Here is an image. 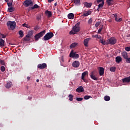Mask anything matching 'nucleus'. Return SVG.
Returning a JSON list of instances; mask_svg holds the SVG:
<instances>
[{
    "label": "nucleus",
    "instance_id": "1",
    "mask_svg": "<svg viewBox=\"0 0 130 130\" xmlns=\"http://www.w3.org/2000/svg\"><path fill=\"white\" fill-rule=\"evenodd\" d=\"M80 24H81V23L78 22L73 27L72 30H71L69 32L70 35H72V34H76V33H78V32L80 31V30H81V27H80Z\"/></svg>",
    "mask_w": 130,
    "mask_h": 130
},
{
    "label": "nucleus",
    "instance_id": "2",
    "mask_svg": "<svg viewBox=\"0 0 130 130\" xmlns=\"http://www.w3.org/2000/svg\"><path fill=\"white\" fill-rule=\"evenodd\" d=\"M16 22L15 21H8L7 22V25L9 30H15V28H16Z\"/></svg>",
    "mask_w": 130,
    "mask_h": 130
},
{
    "label": "nucleus",
    "instance_id": "3",
    "mask_svg": "<svg viewBox=\"0 0 130 130\" xmlns=\"http://www.w3.org/2000/svg\"><path fill=\"white\" fill-rule=\"evenodd\" d=\"M46 32V31L45 30H44L36 34L35 36V41H38L39 40V39L41 38V37H43L44 34H45Z\"/></svg>",
    "mask_w": 130,
    "mask_h": 130
},
{
    "label": "nucleus",
    "instance_id": "4",
    "mask_svg": "<svg viewBox=\"0 0 130 130\" xmlns=\"http://www.w3.org/2000/svg\"><path fill=\"white\" fill-rule=\"evenodd\" d=\"M117 42V40L114 37H111L107 41V45L110 44L111 45H114Z\"/></svg>",
    "mask_w": 130,
    "mask_h": 130
},
{
    "label": "nucleus",
    "instance_id": "5",
    "mask_svg": "<svg viewBox=\"0 0 130 130\" xmlns=\"http://www.w3.org/2000/svg\"><path fill=\"white\" fill-rule=\"evenodd\" d=\"M53 32H48L43 37V39L45 41H47V40H49V39H51V38L54 36Z\"/></svg>",
    "mask_w": 130,
    "mask_h": 130
},
{
    "label": "nucleus",
    "instance_id": "6",
    "mask_svg": "<svg viewBox=\"0 0 130 130\" xmlns=\"http://www.w3.org/2000/svg\"><path fill=\"white\" fill-rule=\"evenodd\" d=\"M23 6H25L26 8L32 6H33V1L32 0H25L23 3Z\"/></svg>",
    "mask_w": 130,
    "mask_h": 130
},
{
    "label": "nucleus",
    "instance_id": "7",
    "mask_svg": "<svg viewBox=\"0 0 130 130\" xmlns=\"http://www.w3.org/2000/svg\"><path fill=\"white\" fill-rule=\"evenodd\" d=\"M70 57H72L73 58H79V54L74 53V51L72 50L70 54Z\"/></svg>",
    "mask_w": 130,
    "mask_h": 130
},
{
    "label": "nucleus",
    "instance_id": "8",
    "mask_svg": "<svg viewBox=\"0 0 130 130\" xmlns=\"http://www.w3.org/2000/svg\"><path fill=\"white\" fill-rule=\"evenodd\" d=\"M112 17L113 18H115V21L116 22H120L121 21H122V18H118V16H117V14L116 13V14H112Z\"/></svg>",
    "mask_w": 130,
    "mask_h": 130
},
{
    "label": "nucleus",
    "instance_id": "9",
    "mask_svg": "<svg viewBox=\"0 0 130 130\" xmlns=\"http://www.w3.org/2000/svg\"><path fill=\"white\" fill-rule=\"evenodd\" d=\"M45 68H47V64L45 63H43L42 64H39L38 65V68L40 69V70H43L45 69Z\"/></svg>",
    "mask_w": 130,
    "mask_h": 130
},
{
    "label": "nucleus",
    "instance_id": "10",
    "mask_svg": "<svg viewBox=\"0 0 130 130\" xmlns=\"http://www.w3.org/2000/svg\"><path fill=\"white\" fill-rule=\"evenodd\" d=\"M72 66L73 68H79L80 67V61L77 60L73 61Z\"/></svg>",
    "mask_w": 130,
    "mask_h": 130
},
{
    "label": "nucleus",
    "instance_id": "11",
    "mask_svg": "<svg viewBox=\"0 0 130 130\" xmlns=\"http://www.w3.org/2000/svg\"><path fill=\"white\" fill-rule=\"evenodd\" d=\"M94 71H92L90 73V78L91 79L94 80V81H97V80H98V78L94 75Z\"/></svg>",
    "mask_w": 130,
    "mask_h": 130
},
{
    "label": "nucleus",
    "instance_id": "12",
    "mask_svg": "<svg viewBox=\"0 0 130 130\" xmlns=\"http://www.w3.org/2000/svg\"><path fill=\"white\" fill-rule=\"evenodd\" d=\"M122 81L123 83H130V76L122 79Z\"/></svg>",
    "mask_w": 130,
    "mask_h": 130
},
{
    "label": "nucleus",
    "instance_id": "13",
    "mask_svg": "<svg viewBox=\"0 0 130 130\" xmlns=\"http://www.w3.org/2000/svg\"><path fill=\"white\" fill-rule=\"evenodd\" d=\"M76 92L77 93H82L84 92V88H83V86H79L76 89Z\"/></svg>",
    "mask_w": 130,
    "mask_h": 130
},
{
    "label": "nucleus",
    "instance_id": "14",
    "mask_svg": "<svg viewBox=\"0 0 130 130\" xmlns=\"http://www.w3.org/2000/svg\"><path fill=\"white\" fill-rule=\"evenodd\" d=\"M92 14V11L89 10L87 12H84L82 15V17H87V16H89V15H91Z\"/></svg>",
    "mask_w": 130,
    "mask_h": 130
},
{
    "label": "nucleus",
    "instance_id": "15",
    "mask_svg": "<svg viewBox=\"0 0 130 130\" xmlns=\"http://www.w3.org/2000/svg\"><path fill=\"white\" fill-rule=\"evenodd\" d=\"M83 5L84 7H86V8H91V7H92V3L84 2Z\"/></svg>",
    "mask_w": 130,
    "mask_h": 130
},
{
    "label": "nucleus",
    "instance_id": "16",
    "mask_svg": "<svg viewBox=\"0 0 130 130\" xmlns=\"http://www.w3.org/2000/svg\"><path fill=\"white\" fill-rule=\"evenodd\" d=\"M100 69L99 74L100 76H103L104 75V68L103 67H99Z\"/></svg>",
    "mask_w": 130,
    "mask_h": 130
},
{
    "label": "nucleus",
    "instance_id": "17",
    "mask_svg": "<svg viewBox=\"0 0 130 130\" xmlns=\"http://www.w3.org/2000/svg\"><path fill=\"white\" fill-rule=\"evenodd\" d=\"M90 40V38H87L84 39L83 43L84 44V46L86 47H88V43H89V41Z\"/></svg>",
    "mask_w": 130,
    "mask_h": 130
},
{
    "label": "nucleus",
    "instance_id": "18",
    "mask_svg": "<svg viewBox=\"0 0 130 130\" xmlns=\"http://www.w3.org/2000/svg\"><path fill=\"white\" fill-rule=\"evenodd\" d=\"M116 59V62L117 63H119L121 61H122V58L121 57L118 56L115 58Z\"/></svg>",
    "mask_w": 130,
    "mask_h": 130
},
{
    "label": "nucleus",
    "instance_id": "19",
    "mask_svg": "<svg viewBox=\"0 0 130 130\" xmlns=\"http://www.w3.org/2000/svg\"><path fill=\"white\" fill-rule=\"evenodd\" d=\"M45 14L46 16L48 17V18H50L52 16V13L51 12V11H49L48 10H46L45 11Z\"/></svg>",
    "mask_w": 130,
    "mask_h": 130
},
{
    "label": "nucleus",
    "instance_id": "20",
    "mask_svg": "<svg viewBox=\"0 0 130 130\" xmlns=\"http://www.w3.org/2000/svg\"><path fill=\"white\" fill-rule=\"evenodd\" d=\"M68 19H70V20H73L74 18H75V15L73 13H69L68 15Z\"/></svg>",
    "mask_w": 130,
    "mask_h": 130
},
{
    "label": "nucleus",
    "instance_id": "21",
    "mask_svg": "<svg viewBox=\"0 0 130 130\" xmlns=\"http://www.w3.org/2000/svg\"><path fill=\"white\" fill-rule=\"evenodd\" d=\"M12 86H13V84H12V82H8L7 83L5 87L7 89H10V88H11V87H12Z\"/></svg>",
    "mask_w": 130,
    "mask_h": 130
},
{
    "label": "nucleus",
    "instance_id": "22",
    "mask_svg": "<svg viewBox=\"0 0 130 130\" xmlns=\"http://www.w3.org/2000/svg\"><path fill=\"white\" fill-rule=\"evenodd\" d=\"M5 43L6 42L2 38L0 39V47H4L5 46Z\"/></svg>",
    "mask_w": 130,
    "mask_h": 130
},
{
    "label": "nucleus",
    "instance_id": "23",
    "mask_svg": "<svg viewBox=\"0 0 130 130\" xmlns=\"http://www.w3.org/2000/svg\"><path fill=\"white\" fill-rule=\"evenodd\" d=\"M122 56L125 59H126L128 56L127 55V53L126 52H123L122 53Z\"/></svg>",
    "mask_w": 130,
    "mask_h": 130
},
{
    "label": "nucleus",
    "instance_id": "24",
    "mask_svg": "<svg viewBox=\"0 0 130 130\" xmlns=\"http://www.w3.org/2000/svg\"><path fill=\"white\" fill-rule=\"evenodd\" d=\"M73 3L76 6H80L81 5V0H73Z\"/></svg>",
    "mask_w": 130,
    "mask_h": 130
},
{
    "label": "nucleus",
    "instance_id": "25",
    "mask_svg": "<svg viewBox=\"0 0 130 130\" xmlns=\"http://www.w3.org/2000/svg\"><path fill=\"white\" fill-rule=\"evenodd\" d=\"M88 71H85L84 72L82 73V76H81V79L82 80H84V78H85V77H86V76H87V75H88Z\"/></svg>",
    "mask_w": 130,
    "mask_h": 130
},
{
    "label": "nucleus",
    "instance_id": "26",
    "mask_svg": "<svg viewBox=\"0 0 130 130\" xmlns=\"http://www.w3.org/2000/svg\"><path fill=\"white\" fill-rule=\"evenodd\" d=\"M40 6H38L37 4H35L33 7H30V10H35V9H39Z\"/></svg>",
    "mask_w": 130,
    "mask_h": 130
},
{
    "label": "nucleus",
    "instance_id": "27",
    "mask_svg": "<svg viewBox=\"0 0 130 130\" xmlns=\"http://www.w3.org/2000/svg\"><path fill=\"white\" fill-rule=\"evenodd\" d=\"M15 11V8L13 7H10L8 9V12L9 13H13Z\"/></svg>",
    "mask_w": 130,
    "mask_h": 130
},
{
    "label": "nucleus",
    "instance_id": "28",
    "mask_svg": "<svg viewBox=\"0 0 130 130\" xmlns=\"http://www.w3.org/2000/svg\"><path fill=\"white\" fill-rule=\"evenodd\" d=\"M103 6H104V2H102V3L98 5V8L97 11H99V9H101V8H103Z\"/></svg>",
    "mask_w": 130,
    "mask_h": 130
},
{
    "label": "nucleus",
    "instance_id": "29",
    "mask_svg": "<svg viewBox=\"0 0 130 130\" xmlns=\"http://www.w3.org/2000/svg\"><path fill=\"white\" fill-rule=\"evenodd\" d=\"M33 35V31L32 30H29L28 32L27 35H26V37H31Z\"/></svg>",
    "mask_w": 130,
    "mask_h": 130
},
{
    "label": "nucleus",
    "instance_id": "30",
    "mask_svg": "<svg viewBox=\"0 0 130 130\" xmlns=\"http://www.w3.org/2000/svg\"><path fill=\"white\" fill-rule=\"evenodd\" d=\"M78 45V43H73L70 46V48H74V47H76Z\"/></svg>",
    "mask_w": 130,
    "mask_h": 130
},
{
    "label": "nucleus",
    "instance_id": "31",
    "mask_svg": "<svg viewBox=\"0 0 130 130\" xmlns=\"http://www.w3.org/2000/svg\"><path fill=\"white\" fill-rule=\"evenodd\" d=\"M100 43H102L103 45H107V42L105 41H103V39H102V40H100L99 41Z\"/></svg>",
    "mask_w": 130,
    "mask_h": 130
},
{
    "label": "nucleus",
    "instance_id": "32",
    "mask_svg": "<svg viewBox=\"0 0 130 130\" xmlns=\"http://www.w3.org/2000/svg\"><path fill=\"white\" fill-rule=\"evenodd\" d=\"M18 33H19V34L20 35V37H21V38H22L24 37V31H23V30H19Z\"/></svg>",
    "mask_w": 130,
    "mask_h": 130
},
{
    "label": "nucleus",
    "instance_id": "33",
    "mask_svg": "<svg viewBox=\"0 0 130 130\" xmlns=\"http://www.w3.org/2000/svg\"><path fill=\"white\" fill-rule=\"evenodd\" d=\"M104 100L105 101H109V100H110V96H108V95H106L104 97Z\"/></svg>",
    "mask_w": 130,
    "mask_h": 130
},
{
    "label": "nucleus",
    "instance_id": "34",
    "mask_svg": "<svg viewBox=\"0 0 130 130\" xmlns=\"http://www.w3.org/2000/svg\"><path fill=\"white\" fill-rule=\"evenodd\" d=\"M69 98L70 101H73V98H74V95L72 94H69Z\"/></svg>",
    "mask_w": 130,
    "mask_h": 130
},
{
    "label": "nucleus",
    "instance_id": "35",
    "mask_svg": "<svg viewBox=\"0 0 130 130\" xmlns=\"http://www.w3.org/2000/svg\"><path fill=\"white\" fill-rule=\"evenodd\" d=\"M93 23V19L92 18H90L88 20V24L89 25H91Z\"/></svg>",
    "mask_w": 130,
    "mask_h": 130
},
{
    "label": "nucleus",
    "instance_id": "36",
    "mask_svg": "<svg viewBox=\"0 0 130 130\" xmlns=\"http://www.w3.org/2000/svg\"><path fill=\"white\" fill-rule=\"evenodd\" d=\"M115 70H116V68L115 67H111L110 68V71L111 72H113V73H114V72H115Z\"/></svg>",
    "mask_w": 130,
    "mask_h": 130
},
{
    "label": "nucleus",
    "instance_id": "37",
    "mask_svg": "<svg viewBox=\"0 0 130 130\" xmlns=\"http://www.w3.org/2000/svg\"><path fill=\"white\" fill-rule=\"evenodd\" d=\"M24 41H30V37H27V35L24 38Z\"/></svg>",
    "mask_w": 130,
    "mask_h": 130
},
{
    "label": "nucleus",
    "instance_id": "38",
    "mask_svg": "<svg viewBox=\"0 0 130 130\" xmlns=\"http://www.w3.org/2000/svg\"><path fill=\"white\" fill-rule=\"evenodd\" d=\"M90 98H92V97L89 95H85L84 97V99H85V100H88V99H90Z\"/></svg>",
    "mask_w": 130,
    "mask_h": 130
},
{
    "label": "nucleus",
    "instance_id": "39",
    "mask_svg": "<svg viewBox=\"0 0 130 130\" xmlns=\"http://www.w3.org/2000/svg\"><path fill=\"white\" fill-rule=\"evenodd\" d=\"M111 2H112V0H106L108 6H110L111 5Z\"/></svg>",
    "mask_w": 130,
    "mask_h": 130
},
{
    "label": "nucleus",
    "instance_id": "40",
    "mask_svg": "<svg viewBox=\"0 0 130 130\" xmlns=\"http://www.w3.org/2000/svg\"><path fill=\"white\" fill-rule=\"evenodd\" d=\"M41 19V15H38L37 16V20H38V21H39Z\"/></svg>",
    "mask_w": 130,
    "mask_h": 130
},
{
    "label": "nucleus",
    "instance_id": "41",
    "mask_svg": "<svg viewBox=\"0 0 130 130\" xmlns=\"http://www.w3.org/2000/svg\"><path fill=\"white\" fill-rule=\"evenodd\" d=\"M0 64H2V66H5V61L2 59H0Z\"/></svg>",
    "mask_w": 130,
    "mask_h": 130
},
{
    "label": "nucleus",
    "instance_id": "42",
    "mask_svg": "<svg viewBox=\"0 0 130 130\" xmlns=\"http://www.w3.org/2000/svg\"><path fill=\"white\" fill-rule=\"evenodd\" d=\"M1 70L2 72H5V71H6V68L4 66H2L1 67Z\"/></svg>",
    "mask_w": 130,
    "mask_h": 130
},
{
    "label": "nucleus",
    "instance_id": "43",
    "mask_svg": "<svg viewBox=\"0 0 130 130\" xmlns=\"http://www.w3.org/2000/svg\"><path fill=\"white\" fill-rule=\"evenodd\" d=\"M103 29V27L101 26L98 30V32L99 34H100V32H101V31H102V29Z\"/></svg>",
    "mask_w": 130,
    "mask_h": 130
},
{
    "label": "nucleus",
    "instance_id": "44",
    "mask_svg": "<svg viewBox=\"0 0 130 130\" xmlns=\"http://www.w3.org/2000/svg\"><path fill=\"white\" fill-rule=\"evenodd\" d=\"M22 26H23V27H26V28H29V25L26 23L23 24Z\"/></svg>",
    "mask_w": 130,
    "mask_h": 130
},
{
    "label": "nucleus",
    "instance_id": "45",
    "mask_svg": "<svg viewBox=\"0 0 130 130\" xmlns=\"http://www.w3.org/2000/svg\"><path fill=\"white\" fill-rule=\"evenodd\" d=\"M125 50H126V51H130V46L126 47L125 48Z\"/></svg>",
    "mask_w": 130,
    "mask_h": 130
},
{
    "label": "nucleus",
    "instance_id": "46",
    "mask_svg": "<svg viewBox=\"0 0 130 130\" xmlns=\"http://www.w3.org/2000/svg\"><path fill=\"white\" fill-rule=\"evenodd\" d=\"M7 5H8V7H11V6H13V2L8 3Z\"/></svg>",
    "mask_w": 130,
    "mask_h": 130
},
{
    "label": "nucleus",
    "instance_id": "47",
    "mask_svg": "<svg viewBox=\"0 0 130 130\" xmlns=\"http://www.w3.org/2000/svg\"><path fill=\"white\" fill-rule=\"evenodd\" d=\"M77 101H82L83 100L82 98H77L76 99Z\"/></svg>",
    "mask_w": 130,
    "mask_h": 130
},
{
    "label": "nucleus",
    "instance_id": "48",
    "mask_svg": "<svg viewBox=\"0 0 130 130\" xmlns=\"http://www.w3.org/2000/svg\"><path fill=\"white\" fill-rule=\"evenodd\" d=\"M99 25H100V22H98L95 23V27H98L99 26Z\"/></svg>",
    "mask_w": 130,
    "mask_h": 130
},
{
    "label": "nucleus",
    "instance_id": "49",
    "mask_svg": "<svg viewBox=\"0 0 130 130\" xmlns=\"http://www.w3.org/2000/svg\"><path fill=\"white\" fill-rule=\"evenodd\" d=\"M96 2L98 3V4H99L100 3H102L103 2H104V0H96Z\"/></svg>",
    "mask_w": 130,
    "mask_h": 130
},
{
    "label": "nucleus",
    "instance_id": "50",
    "mask_svg": "<svg viewBox=\"0 0 130 130\" xmlns=\"http://www.w3.org/2000/svg\"><path fill=\"white\" fill-rule=\"evenodd\" d=\"M126 62H128V63H129L130 62V58H126Z\"/></svg>",
    "mask_w": 130,
    "mask_h": 130
},
{
    "label": "nucleus",
    "instance_id": "51",
    "mask_svg": "<svg viewBox=\"0 0 130 130\" xmlns=\"http://www.w3.org/2000/svg\"><path fill=\"white\" fill-rule=\"evenodd\" d=\"M1 37H2V38H6V36L5 35L2 34V35H1Z\"/></svg>",
    "mask_w": 130,
    "mask_h": 130
},
{
    "label": "nucleus",
    "instance_id": "52",
    "mask_svg": "<svg viewBox=\"0 0 130 130\" xmlns=\"http://www.w3.org/2000/svg\"><path fill=\"white\" fill-rule=\"evenodd\" d=\"M98 35H95L94 36H93L92 37H93L94 38H98Z\"/></svg>",
    "mask_w": 130,
    "mask_h": 130
},
{
    "label": "nucleus",
    "instance_id": "53",
    "mask_svg": "<svg viewBox=\"0 0 130 130\" xmlns=\"http://www.w3.org/2000/svg\"><path fill=\"white\" fill-rule=\"evenodd\" d=\"M98 39L101 40L102 39V37H101V36H98Z\"/></svg>",
    "mask_w": 130,
    "mask_h": 130
},
{
    "label": "nucleus",
    "instance_id": "54",
    "mask_svg": "<svg viewBox=\"0 0 130 130\" xmlns=\"http://www.w3.org/2000/svg\"><path fill=\"white\" fill-rule=\"evenodd\" d=\"M53 1L54 0H48V2L50 3H52V2H53Z\"/></svg>",
    "mask_w": 130,
    "mask_h": 130
},
{
    "label": "nucleus",
    "instance_id": "55",
    "mask_svg": "<svg viewBox=\"0 0 130 130\" xmlns=\"http://www.w3.org/2000/svg\"><path fill=\"white\" fill-rule=\"evenodd\" d=\"M83 80V81H84V82H85V83L87 82V80H86L85 79V78H83V79H82Z\"/></svg>",
    "mask_w": 130,
    "mask_h": 130
},
{
    "label": "nucleus",
    "instance_id": "56",
    "mask_svg": "<svg viewBox=\"0 0 130 130\" xmlns=\"http://www.w3.org/2000/svg\"><path fill=\"white\" fill-rule=\"evenodd\" d=\"M54 6H55V7H56L57 6V3H55L54 4Z\"/></svg>",
    "mask_w": 130,
    "mask_h": 130
},
{
    "label": "nucleus",
    "instance_id": "57",
    "mask_svg": "<svg viewBox=\"0 0 130 130\" xmlns=\"http://www.w3.org/2000/svg\"><path fill=\"white\" fill-rule=\"evenodd\" d=\"M6 3H9V0H5Z\"/></svg>",
    "mask_w": 130,
    "mask_h": 130
},
{
    "label": "nucleus",
    "instance_id": "58",
    "mask_svg": "<svg viewBox=\"0 0 130 130\" xmlns=\"http://www.w3.org/2000/svg\"><path fill=\"white\" fill-rule=\"evenodd\" d=\"M27 80H30V77H27Z\"/></svg>",
    "mask_w": 130,
    "mask_h": 130
},
{
    "label": "nucleus",
    "instance_id": "59",
    "mask_svg": "<svg viewBox=\"0 0 130 130\" xmlns=\"http://www.w3.org/2000/svg\"><path fill=\"white\" fill-rule=\"evenodd\" d=\"M61 60H62V61H63V57H61Z\"/></svg>",
    "mask_w": 130,
    "mask_h": 130
},
{
    "label": "nucleus",
    "instance_id": "60",
    "mask_svg": "<svg viewBox=\"0 0 130 130\" xmlns=\"http://www.w3.org/2000/svg\"><path fill=\"white\" fill-rule=\"evenodd\" d=\"M35 30L36 31V30H37V27H35Z\"/></svg>",
    "mask_w": 130,
    "mask_h": 130
},
{
    "label": "nucleus",
    "instance_id": "61",
    "mask_svg": "<svg viewBox=\"0 0 130 130\" xmlns=\"http://www.w3.org/2000/svg\"><path fill=\"white\" fill-rule=\"evenodd\" d=\"M36 81L37 82H39V79H37Z\"/></svg>",
    "mask_w": 130,
    "mask_h": 130
},
{
    "label": "nucleus",
    "instance_id": "62",
    "mask_svg": "<svg viewBox=\"0 0 130 130\" xmlns=\"http://www.w3.org/2000/svg\"><path fill=\"white\" fill-rule=\"evenodd\" d=\"M9 44H11V43H9Z\"/></svg>",
    "mask_w": 130,
    "mask_h": 130
}]
</instances>
